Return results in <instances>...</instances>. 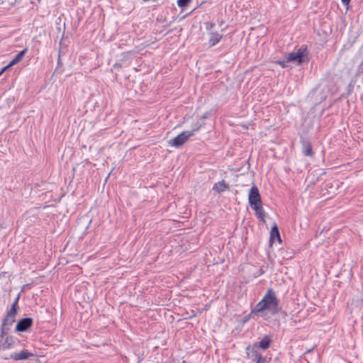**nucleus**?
I'll list each match as a JSON object with an SVG mask.
<instances>
[{
	"label": "nucleus",
	"mask_w": 363,
	"mask_h": 363,
	"mask_svg": "<svg viewBox=\"0 0 363 363\" xmlns=\"http://www.w3.org/2000/svg\"><path fill=\"white\" fill-rule=\"evenodd\" d=\"M264 310L269 311L272 314L277 313L279 311V300L272 289H268L267 293L260 301H259L255 308L257 313Z\"/></svg>",
	"instance_id": "f257e3e1"
},
{
	"label": "nucleus",
	"mask_w": 363,
	"mask_h": 363,
	"mask_svg": "<svg viewBox=\"0 0 363 363\" xmlns=\"http://www.w3.org/2000/svg\"><path fill=\"white\" fill-rule=\"evenodd\" d=\"M16 311L9 310L7 313L6 316L4 318L1 324L0 337L4 338V336L7 333V331L10 330V326L15 322Z\"/></svg>",
	"instance_id": "f03ea898"
},
{
	"label": "nucleus",
	"mask_w": 363,
	"mask_h": 363,
	"mask_svg": "<svg viewBox=\"0 0 363 363\" xmlns=\"http://www.w3.org/2000/svg\"><path fill=\"white\" fill-rule=\"evenodd\" d=\"M247 356L255 363H267V361L266 357L261 354L258 350L256 349V346L251 347L248 345L246 347Z\"/></svg>",
	"instance_id": "7ed1b4c3"
},
{
	"label": "nucleus",
	"mask_w": 363,
	"mask_h": 363,
	"mask_svg": "<svg viewBox=\"0 0 363 363\" xmlns=\"http://www.w3.org/2000/svg\"><path fill=\"white\" fill-rule=\"evenodd\" d=\"M191 136H193L192 132L183 131L174 138L169 140L168 144L172 147H179Z\"/></svg>",
	"instance_id": "20e7f679"
},
{
	"label": "nucleus",
	"mask_w": 363,
	"mask_h": 363,
	"mask_svg": "<svg viewBox=\"0 0 363 363\" xmlns=\"http://www.w3.org/2000/svg\"><path fill=\"white\" fill-rule=\"evenodd\" d=\"M248 201L251 208L255 206L262 204L259 191L257 186L255 185H253L250 189L248 194Z\"/></svg>",
	"instance_id": "39448f33"
},
{
	"label": "nucleus",
	"mask_w": 363,
	"mask_h": 363,
	"mask_svg": "<svg viewBox=\"0 0 363 363\" xmlns=\"http://www.w3.org/2000/svg\"><path fill=\"white\" fill-rule=\"evenodd\" d=\"M33 324L31 318H24L18 321L16 326V330L18 332L26 331Z\"/></svg>",
	"instance_id": "423d86ee"
},
{
	"label": "nucleus",
	"mask_w": 363,
	"mask_h": 363,
	"mask_svg": "<svg viewBox=\"0 0 363 363\" xmlns=\"http://www.w3.org/2000/svg\"><path fill=\"white\" fill-rule=\"evenodd\" d=\"M303 55V52L298 49L295 52H290L286 55V62H292V61H296L298 63L302 62V57Z\"/></svg>",
	"instance_id": "0eeeda50"
},
{
	"label": "nucleus",
	"mask_w": 363,
	"mask_h": 363,
	"mask_svg": "<svg viewBox=\"0 0 363 363\" xmlns=\"http://www.w3.org/2000/svg\"><path fill=\"white\" fill-rule=\"evenodd\" d=\"M33 354L28 352L26 350H21L18 353H13L11 354L10 356V358L13 359L15 361L18 360H22V359H27L30 357H33Z\"/></svg>",
	"instance_id": "6e6552de"
},
{
	"label": "nucleus",
	"mask_w": 363,
	"mask_h": 363,
	"mask_svg": "<svg viewBox=\"0 0 363 363\" xmlns=\"http://www.w3.org/2000/svg\"><path fill=\"white\" fill-rule=\"evenodd\" d=\"M27 52L28 48H24L22 51H21L18 54H17L15 56V57L6 65V67H11L20 62L23 60L24 55Z\"/></svg>",
	"instance_id": "1a4fd4ad"
},
{
	"label": "nucleus",
	"mask_w": 363,
	"mask_h": 363,
	"mask_svg": "<svg viewBox=\"0 0 363 363\" xmlns=\"http://www.w3.org/2000/svg\"><path fill=\"white\" fill-rule=\"evenodd\" d=\"M271 344V340L268 336H264L259 342L255 343L253 346H256V349L258 350L259 347L267 350Z\"/></svg>",
	"instance_id": "9d476101"
},
{
	"label": "nucleus",
	"mask_w": 363,
	"mask_h": 363,
	"mask_svg": "<svg viewBox=\"0 0 363 363\" xmlns=\"http://www.w3.org/2000/svg\"><path fill=\"white\" fill-rule=\"evenodd\" d=\"M228 184L224 180H222L213 185V190L217 193H222L228 189Z\"/></svg>",
	"instance_id": "9b49d317"
},
{
	"label": "nucleus",
	"mask_w": 363,
	"mask_h": 363,
	"mask_svg": "<svg viewBox=\"0 0 363 363\" xmlns=\"http://www.w3.org/2000/svg\"><path fill=\"white\" fill-rule=\"evenodd\" d=\"M222 38H223L222 35H220L216 32H211L209 33V40H208L210 46H214L218 43H219Z\"/></svg>",
	"instance_id": "f8f14e48"
},
{
	"label": "nucleus",
	"mask_w": 363,
	"mask_h": 363,
	"mask_svg": "<svg viewBox=\"0 0 363 363\" xmlns=\"http://www.w3.org/2000/svg\"><path fill=\"white\" fill-rule=\"evenodd\" d=\"M277 239L279 242H281V238L279 235V229L277 225H274L270 231V242H273L275 239Z\"/></svg>",
	"instance_id": "ddd939ff"
},
{
	"label": "nucleus",
	"mask_w": 363,
	"mask_h": 363,
	"mask_svg": "<svg viewBox=\"0 0 363 363\" xmlns=\"http://www.w3.org/2000/svg\"><path fill=\"white\" fill-rule=\"evenodd\" d=\"M253 210L255 211V214L257 216L258 218H259L261 220L264 221V211L262 208V203L259 205L255 206L252 207Z\"/></svg>",
	"instance_id": "4468645a"
},
{
	"label": "nucleus",
	"mask_w": 363,
	"mask_h": 363,
	"mask_svg": "<svg viewBox=\"0 0 363 363\" xmlns=\"http://www.w3.org/2000/svg\"><path fill=\"white\" fill-rule=\"evenodd\" d=\"M4 337H5V342H4V343L2 344V349L6 350L11 347V345L13 343V337L8 336V335H6V334L4 336Z\"/></svg>",
	"instance_id": "2eb2a0df"
},
{
	"label": "nucleus",
	"mask_w": 363,
	"mask_h": 363,
	"mask_svg": "<svg viewBox=\"0 0 363 363\" xmlns=\"http://www.w3.org/2000/svg\"><path fill=\"white\" fill-rule=\"evenodd\" d=\"M303 153L305 156H313L312 146L309 143H306L303 145Z\"/></svg>",
	"instance_id": "dca6fc26"
},
{
	"label": "nucleus",
	"mask_w": 363,
	"mask_h": 363,
	"mask_svg": "<svg viewBox=\"0 0 363 363\" xmlns=\"http://www.w3.org/2000/svg\"><path fill=\"white\" fill-rule=\"evenodd\" d=\"M203 125V123H201L200 121H197L196 123H195L193 126H192V129L191 130H187L188 132H192L193 133V135H194L196 131H198L201 127Z\"/></svg>",
	"instance_id": "f3484780"
},
{
	"label": "nucleus",
	"mask_w": 363,
	"mask_h": 363,
	"mask_svg": "<svg viewBox=\"0 0 363 363\" xmlns=\"http://www.w3.org/2000/svg\"><path fill=\"white\" fill-rule=\"evenodd\" d=\"M19 297H20V294H18L17 296V297L15 298V300L13 301L10 310L17 312V308H18V303Z\"/></svg>",
	"instance_id": "a211bd4d"
},
{
	"label": "nucleus",
	"mask_w": 363,
	"mask_h": 363,
	"mask_svg": "<svg viewBox=\"0 0 363 363\" xmlns=\"http://www.w3.org/2000/svg\"><path fill=\"white\" fill-rule=\"evenodd\" d=\"M190 1L191 0H178L177 5L179 7L183 8L186 6L190 3Z\"/></svg>",
	"instance_id": "6ab92c4d"
},
{
	"label": "nucleus",
	"mask_w": 363,
	"mask_h": 363,
	"mask_svg": "<svg viewBox=\"0 0 363 363\" xmlns=\"http://www.w3.org/2000/svg\"><path fill=\"white\" fill-rule=\"evenodd\" d=\"M215 27V23L212 22H208L206 23V28L207 30H212Z\"/></svg>",
	"instance_id": "aec40b11"
},
{
	"label": "nucleus",
	"mask_w": 363,
	"mask_h": 363,
	"mask_svg": "<svg viewBox=\"0 0 363 363\" xmlns=\"http://www.w3.org/2000/svg\"><path fill=\"white\" fill-rule=\"evenodd\" d=\"M277 64L280 65L282 67H285L286 66V63L289 62H286V59L285 58L284 60H278Z\"/></svg>",
	"instance_id": "412c9836"
},
{
	"label": "nucleus",
	"mask_w": 363,
	"mask_h": 363,
	"mask_svg": "<svg viewBox=\"0 0 363 363\" xmlns=\"http://www.w3.org/2000/svg\"><path fill=\"white\" fill-rule=\"evenodd\" d=\"M121 65L120 63H115L113 65V68L114 69H120L121 68Z\"/></svg>",
	"instance_id": "4be33fe9"
},
{
	"label": "nucleus",
	"mask_w": 363,
	"mask_h": 363,
	"mask_svg": "<svg viewBox=\"0 0 363 363\" xmlns=\"http://www.w3.org/2000/svg\"><path fill=\"white\" fill-rule=\"evenodd\" d=\"M341 1H342V4L346 5V6H348V4H349V3L350 1V0H341Z\"/></svg>",
	"instance_id": "5701e85b"
},
{
	"label": "nucleus",
	"mask_w": 363,
	"mask_h": 363,
	"mask_svg": "<svg viewBox=\"0 0 363 363\" xmlns=\"http://www.w3.org/2000/svg\"><path fill=\"white\" fill-rule=\"evenodd\" d=\"M9 67H6V66H5L4 68H2L0 71V76L8 69Z\"/></svg>",
	"instance_id": "b1692460"
},
{
	"label": "nucleus",
	"mask_w": 363,
	"mask_h": 363,
	"mask_svg": "<svg viewBox=\"0 0 363 363\" xmlns=\"http://www.w3.org/2000/svg\"><path fill=\"white\" fill-rule=\"evenodd\" d=\"M208 113H204L203 116H201V119H205L208 117Z\"/></svg>",
	"instance_id": "393cba45"
},
{
	"label": "nucleus",
	"mask_w": 363,
	"mask_h": 363,
	"mask_svg": "<svg viewBox=\"0 0 363 363\" xmlns=\"http://www.w3.org/2000/svg\"><path fill=\"white\" fill-rule=\"evenodd\" d=\"M314 347H315V346H313V347L312 348H311V349H308V350L306 352V353H309V352H311L314 349Z\"/></svg>",
	"instance_id": "a878e982"
}]
</instances>
